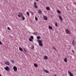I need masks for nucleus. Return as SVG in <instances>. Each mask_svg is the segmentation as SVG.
I'll use <instances>...</instances> for the list:
<instances>
[{
    "mask_svg": "<svg viewBox=\"0 0 76 76\" xmlns=\"http://www.w3.org/2000/svg\"><path fill=\"white\" fill-rule=\"evenodd\" d=\"M38 42L39 44V45L40 47H42L43 45V44H42V40H38Z\"/></svg>",
    "mask_w": 76,
    "mask_h": 76,
    "instance_id": "nucleus-1",
    "label": "nucleus"
},
{
    "mask_svg": "<svg viewBox=\"0 0 76 76\" xmlns=\"http://www.w3.org/2000/svg\"><path fill=\"white\" fill-rule=\"evenodd\" d=\"M31 49H32V50H33V49H34V46H31Z\"/></svg>",
    "mask_w": 76,
    "mask_h": 76,
    "instance_id": "nucleus-23",
    "label": "nucleus"
},
{
    "mask_svg": "<svg viewBox=\"0 0 76 76\" xmlns=\"http://www.w3.org/2000/svg\"><path fill=\"white\" fill-rule=\"evenodd\" d=\"M21 18H22V20H25V17L23 16V15L21 17Z\"/></svg>",
    "mask_w": 76,
    "mask_h": 76,
    "instance_id": "nucleus-12",
    "label": "nucleus"
},
{
    "mask_svg": "<svg viewBox=\"0 0 76 76\" xmlns=\"http://www.w3.org/2000/svg\"><path fill=\"white\" fill-rule=\"evenodd\" d=\"M19 50L20 51H23V49L21 48H19Z\"/></svg>",
    "mask_w": 76,
    "mask_h": 76,
    "instance_id": "nucleus-18",
    "label": "nucleus"
},
{
    "mask_svg": "<svg viewBox=\"0 0 76 76\" xmlns=\"http://www.w3.org/2000/svg\"><path fill=\"white\" fill-rule=\"evenodd\" d=\"M72 42L73 45H75V44H76V43L75 42V40H74V39L73 40V41Z\"/></svg>",
    "mask_w": 76,
    "mask_h": 76,
    "instance_id": "nucleus-9",
    "label": "nucleus"
},
{
    "mask_svg": "<svg viewBox=\"0 0 76 76\" xmlns=\"http://www.w3.org/2000/svg\"><path fill=\"white\" fill-rule=\"evenodd\" d=\"M5 64L7 65H9V64H10V62L8 61H7L6 62Z\"/></svg>",
    "mask_w": 76,
    "mask_h": 76,
    "instance_id": "nucleus-10",
    "label": "nucleus"
},
{
    "mask_svg": "<svg viewBox=\"0 0 76 76\" xmlns=\"http://www.w3.org/2000/svg\"><path fill=\"white\" fill-rule=\"evenodd\" d=\"M37 38L38 39H41V37L40 36H37Z\"/></svg>",
    "mask_w": 76,
    "mask_h": 76,
    "instance_id": "nucleus-21",
    "label": "nucleus"
},
{
    "mask_svg": "<svg viewBox=\"0 0 76 76\" xmlns=\"http://www.w3.org/2000/svg\"><path fill=\"white\" fill-rule=\"evenodd\" d=\"M26 14H27V15H28V16H29V12H27Z\"/></svg>",
    "mask_w": 76,
    "mask_h": 76,
    "instance_id": "nucleus-28",
    "label": "nucleus"
},
{
    "mask_svg": "<svg viewBox=\"0 0 76 76\" xmlns=\"http://www.w3.org/2000/svg\"><path fill=\"white\" fill-rule=\"evenodd\" d=\"M38 12L39 14H41L42 13V11L41 10H39L38 11Z\"/></svg>",
    "mask_w": 76,
    "mask_h": 76,
    "instance_id": "nucleus-13",
    "label": "nucleus"
},
{
    "mask_svg": "<svg viewBox=\"0 0 76 76\" xmlns=\"http://www.w3.org/2000/svg\"><path fill=\"white\" fill-rule=\"evenodd\" d=\"M46 9L47 10L49 11L50 10V8L49 7H46Z\"/></svg>",
    "mask_w": 76,
    "mask_h": 76,
    "instance_id": "nucleus-11",
    "label": "nucleus"
},
{
    "mask_svg": "<svg viewBox=\"0 0 76 76\" xmlns=\"http://www.w3.org/2000/svg\"><path fill=\"white\" fill-rule=\"evenodd\" d=\"M29 40L30 41H33V40H32V39H31V38H29Z\"/></svg>",
    "mask_w": 76,
    "mask_h": 76,
    "instance_id": "nucleus-26",
    "label": "nucleus"
},
{
    "mask_svg": "<svg viewBox=\"0 0 76 76\" xmlns=\"http://www.w3.org/2000/svg\"><path fill=\"white\" fill-rule=\"evenodd\" d=\"M70 76H73V75L72 73H71L70 75Z\"/></svg>",
    "mask_w": 76,
    "mask_h": 76,
    "instance_id": "nucleus-34",
    "label": "nucleus"
},
{
    "mask_svg": "<svg viewBox=\"0 0 76 76\" xmlns=\"http://www.w3.org/2000/svg\"><path fill=\"white\" fill-rule=\"evenodd\" d=\"M66 9H67L68 10H69V9L67 7H66Z\"/></svg>",
    "mask_w": 76,
    "mask_h": 76,
    "instance_id": "nucleus-39",
    "label": "nucleus"
},
{
    "mask_svg": "<svg viewBox=\"0 0 76 76\" xmlns=\"http://www.w3.org/2000/svg\"><path fill=\"white\" fill-rule=\"evenodd\" d=\"M68 73L69 74V75L72 74V72H71L70 71H68Z\"/></svg>",
    "mask_w": 76,
    "mask_h": 76,
    "instance_id": "nucleus-30",
    "label": "nucleus"
},
{
    "mask_svg": "<svg viewBox=\"0 0 76 76\" xmlns=\"http://www.w3.org/2000/svg\"><path fill=\"white\" fill-rule=\"evenodd\" d=\"M34 7L35 8H38V6H37V5H34Z\"/></svg>",
    "mask_w": 76,
    "mask_h": 76,
    "instance_id": "nucleus-22",
    "label": "nucleus"
},
{
    "mask_svg": "<svg viewBox=\"0 0 76 76\" xmlns=\"http://www.w3.org/2000/svg\"><path fill=\"white\" fill-rule=\"evenodd\" d=\"M7 29L8 30H9V31L11 30V29H10V28H9V27H8Z\"/></svg>",
    "mask_w": 76,
    "mask_h": 76,
    "instance_id": "nucleus-31",
    "label": "nucleus"
},
{
    "mask_svg": "<svg viewBox=\"0 0 76 76\" xmlns=\"http://www.w3.org/2000/svg\"><path fill=\"white\" fill-rule=\"evenodd\" d=\"M54 76H57V75H55Z\"/></svg>",
    "mask_w": 76,
    "mask_h": 76,
    "instance_id": "nucleus-41",
    "label": "nucleus"
},
{
    "mask_svg": "<svg viewBox=\"0 0 76 76\" xmlns=\"http://www.w3.org/2000/svg\"><path fill=\"white\" fill-rule=\"evenodd\" d=\"M23 50L25 52H26L27 51V50H26V49L25 48H24Z\"/></svg>",
    "mask_w": 76,
    "mask_h": 76,
    "instance_id": "nucleus-29",
    "label": "nucleus"
},
{
    "mask_svg": "<svg viewBox=\"0 0 76 76\" xmlns=\"http://www.w3.org/2000/svg\"><path fill=\"white\" fill-rule=\"evenodd\" d=\"M57 12L58 13H59V14H61V12H60V11L59 10H57Z\"/></svg>",
    "mask_w": 76,
    "mask_h": 76,
    "instance_id": "nucleus-17",
    "label": "nucleus"
},
{
    "mask_svg": "<svg viewBox=\"0 0 76 76\" xmlns=\"http://www.w3.org/2000/svg\"><path fill=\"white\" fill-rule=\"evenodd\" d=\"M64 61L65 62H67V58H65V59H64Z\"/></svg>",
    "mask_w": 76,
    "mask_h": 76,
    "instance_id": "nucleus-16",
    "label": "nucleus"
},
{
    "mask_svg": "<svg viewBox=\"0 0 76 76\" xmlns=\"http://www.w3.org/2000/svg\"><path fill=\"white\" fill-rule=\"evenodd\" d=\"M35 19L36 21H38V18L37 17H35Z\"/></svg>",
    "mask_w": 76,
    "mask_h": 76,
    "instance_id": "nucleus-25",
    "label": "nucleus"
},
{
    "mask_svg": "<svg viewBox=\"0 0 76 76\" xmlns=\"http://www.w3.org/2000/svg\"><path fill=\"white\" fill-rule=\"evenodd\" d=\"M18 17L19 18H20V17H21L23 16V14H22V13L20 12L19 15H18Z\"/></svg>",
    "mask_w": 76,
    "mask_h": 76,
    "instance_id": "nucleus-3",
    "label": "nucleus"
},
{
    "mask_svg": "<svg viewBox=\"0 0 76 76\" xmlns=\"http://www.w3.org/2000/svg\"><path fill=\"white\" fill-rule=\"evenodd\" d=\"M55 26H58V25H57V23H55Z\"/></svg>",
    "mask_w": 76,
    "mask_h": 76,
    "instance_id": "nucleus-32",
    "label": "nucleus"
},
{
    "mask_svg": "<svg viewBox=\"0 0 76 76\" xmlns=\"http://www.w3.org/2000/svg\"><path fill=\"white\" fill-rule=\"evenodd\" d=\"M11 61L12 63L13 64L14 63H15V62L13 60H11Z\"/></svg>",
    "mask_w": 76,
    "mask_h": 76,
    "instance_id": "nucleus-27",
    "label": "nucleus"
},
{
    "mask_svg": "<svg viewBox=\"0 0 76 76\" xmlns=\"http://www.w3.org/2000/svg\"><path fill=\"white\" fill-rule=\"evenodd\" d=\"M4 69L5 70H7V71L9 70V67L8 66H7L6 67H5Z\"/></svg>",
    "mask_w": 76,
    "mask_h": 76,
    "instance_id": "nucleus-5",
    "label": "nucleus"
},
{
    "mask_svg": "<svg viewBox=\"0 0 76 76\" xmlns=\"http://www.w3.org/2000/svg\"><path fill=\"white\" fill-rule=\"evenodd\" d=\"M65 31L67 34H70V31L68 29H66L65 30Z\"/></svg>",
    "mask_w": 76,
    "mask_h": 76,
    "instance_id": "nucleus-2",
    "label": "nucleus"
},
{
    "mask_svg": "<svg viewBox=\"0 0 76 76\" xmlns=\"http://www.w3.org/2000/svg\"><path fill=\"white\" fill-rule=\"evenodd\" d=\"M44 58L45 60H47L48 59V57L47 56H44Z\"/></svg>",
    "mask_w": 76,
    "mask_h": 76,
    "instance_id": "nucleus-14",
    "label": "nucleus"
},
{
    "mask_svg": "<svg viewBox=\"0 0 76 76\" xmlns=\"http://www.w3.org/2000/svg\"><path fill=\"white\" fill-rule=\"evenodd\" d=\"M72 53H74V54H75V51H74V50H72Z\"/></svg>",
    "mask_w": 76,
    "mask_h": 76,
    "instance_id": "nucleus-35",
    "label": "nucleus"
},
{
    "mask_svg": "<svg viewBox=\"0 0 76 76\" xmlns=\"http://www.w3.org/2000/svg\"><path fill=\"white\" fill-rule=\"evenodd\" d=\"M13 68L14 71H15V72H16V71H17V70H18V69L17 68V67H16L14 66L13 67Z\"/></svg>",
    "mask_w": 76,
    "mask_h": 76,
    "instance_id": "nucleus-4",
    "label": "nucleus"
},
{
    "mask_svg": "<svg viewBox=\"0 0 76 76\" xmlns=\"http://www.w3.org/2000/svg\"><path fill=\"white\" fill-rule=\"evenodd\" d=\"M58 16L60 18V20H61V21H62L63 20L62 17H61V16H60V15H58Z\"/></svg>",
    "mask_w": 76,
    "mask_h": 76,
    "instance_id": "nucleus-6",
    "label": "nucleus"
},
{
    "mask_svg": "<svg viewBox=\"0 0 76 76\" xmlns=\"http://www.w3.org/2000/svg\"><path fill=\"white\" fill-rule=\"evenodd\" d=\"M30 38L32 39H34V37H33L32 36H31L30 37Z\"/></svg>",
    "mask_w": 76,
    "mask_h": 76,
    "instance_id": "nucleus-24",
    "label": "nucleus"
},
{
    "mask_svg": "<svg viewBox=\"0 0 76 76\" xmlns=\"http://www.w3.org/2000/svg\"><path fill=\"white\" fill-rule=\"evenodd\" d=\"M43 71L45 72V73H49V72H48V71H47V70L43 69Z\"/></svg>",
    "mask_w": 76,
    "mask_h": 76,
    "instance_id": "nucleus-7",
    "label": "nucleus"
},
{
    "mask_svg": "<svg viewBox=\"0 0 76 76\" xmlns=\"http://www.w3.org/2000/svg\"><path fill=\"white\" fill-rule=\"evenodd\" d=\"M52 49L53 50H56V51L57 50L56 48L53 46V47Z\"/></svg>",
    "mask_w": 76,
    "mask_h": 76,
    "instance_id": "nucleus-20",
    "label": "nucleus"
},
{
    "mask_svg": "<svg viewBox=\"0 0 76 76\" xmlns=\"http://www.w3.org/2000/svg\"><path fill=\"white\" fill-rule=\"evenodd\" d=\"M34 67H37L38 66V64H34Z\"/></svg>",
    "mask_w": 76,
    "mask_h": 76,
    "instance_id": "nucleus-15",
    "label": "nucleus"
},
{
    "mask_svg": "<svg viewBox=\"0 0 76 76\" xmlns=\"http://www.w3.org/2000/svg\"><path fill=\"white\" fill-rule=\"evenodd\" d=\"M36 1H39V0H36Z\"/></svg>",
    "mask_w": 76,
    "mask_h": 76,
    "instance_id": "nucleus-40",
    "label": "nucleus"
},
{
    "mask_svg": "<svg viewBox=\"0 0 76 76\" xmlns=\"http://www.w3.org/2000/svg\"><path fill=\"white\" fill-rule=\"evenodd\" d=\"M49 28L50 29H53V27H52L51 26H49Z\"/></svg>",
    "mask_w": 76,
    "mask_h": 76,
    "instance_id": "nucleus-19",
    "label": "nucleus"
},
{
    "mask_svg": "<svg viewBox=\"0 0 76 76\" xmlns=\"http://www.w3.org/2000/svg\"><path fill=\"white\" fill-rule=\"evenodd\" d=\"M31 13L32 15H34V12H31Z\"/></svg>",
    "mask_w": 76,
    "mask_h": 76,
    "instance_id": "nucleus-37",
    "label": "nucleus"
},
{
    "mask_svg": "<svg viewBox=\"0 0 76 76\" xmlns=\"http://www.w3.org/2000/svg\"><path fill=\"white\" fill-rule=\"evenodd\" d=\"M0 44L1 45H2V42H1V41H0Z\"/></svg>",
    "mask_w": 76,
    "mask_h": 76,
    "instance_id": "nucleus-38",
    "label": "nucleus"
},
{
    "mask_svg": "<svg viewBox=\"0 0 76 76\" xmlns=\"http://www.w3.org/2000/svg\"><path fill=\"white\" fill-rule=\"evenodd\" d=\"M33 34L34 35H37V33L36 32H34L33 33Z\"/></svg>",
    "mask_w": 76,
    "mask_h": 76,
    "instance_id": "nucleus-33",
    "label": "nucleus"
},
{
    "mask_svg": "<svg viewBox=\"0 0 76 76\" xmlns=\"http://www.w3.org/2000/svg\"><path fill=\"white\" fill-rule=\"evenodd\" d=\"M43 18L44 19L46 20H47L48 19V18H47L46 16H44Z\"/></svg>",
    "mask_w": 76,
    "mask_h": 76,
    "instance_id": "nucleus-8",
    "label": "nucleus"
},
{
    "mask_svg": "<svg viewBox=\"0 0 76 76\" xmlns=\"http://www.w3.org/2000/svg\"><path fill=\"white\" fill-rule=\"evenodd\" d=\"M34 4H35L34 5H37V3H36V2H34Z\"/></svg>",
    "mask_w": 76,
    "mask_h": 76,
    "instance_id": "nucleus-36",
    "label": "nucleus"
}]
</instances>
